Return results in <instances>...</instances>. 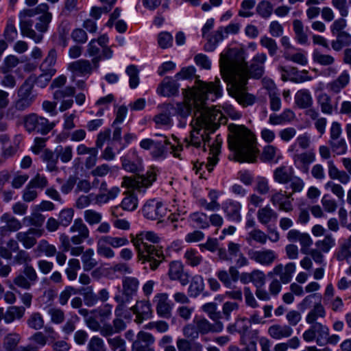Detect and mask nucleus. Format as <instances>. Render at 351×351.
<instances>
[{"label": "nucleus", "mask_w": 351, "mask_h": 351, "mask_svg": "<svg viewBox=\"0 0 351 351\" xmlns=\"http://www.w3.org/2000/svg\"><path fill=\"white\" fill-rule=\"evenodd\" d=\"M293 329L288 325L273 324L268 328L269 335L274 339H282L290 337L293 334Z\"/></svg>", "instance_id": "c85d7f7f"}, {"label": "nucleus", "mask_w": 351, "mask_h": 351, "mask_svg": "<svg viewBox=\"0 0 351 351\" xmlns=\"http://www.w3.org/2000/svg\"><path fill=\"white\" fill-rule=\"evenodd\" d=\"M160 241V238L152 231H144L132 237L131 242L137 252L138 260L142 263H149L152 270L156 269L164 258Z\"/></svg>", "instance_id": "7ed1b4c3"}, {"label": "nucleus", "mask_w": 351, "mask_h": 351, "mask_svg": "<svg viewBox=\"0 0 351 351\" xmlns=\"http://www.w3.org/2000/svg\"><path fill=\"white\" fill-rule=\"evenodd\" d=\"M52 14L51 13L43 14L38 18V21L35 25L36 35H40V39L39 41H34L36 43H40L43 39V34L48 29L49 24L51 21Z\"/></svg>", "instance_id": "e433bc0d"}, {"label": "nucleus", "mask_w": 351, "mask_h": 351, "mask_svg": "<svg viewBox=\"0 0 351 351\" xmlns=\"http://www.w3.org/2000/svg\"><path fill=\"white\" fill-rule=\"evenodd\" d=\"M326 316V311L323 305L321 304L320 300L316 303L313 308L308 312L306 317V322L309 324L318 323L317 322L319 318H324Z\"/></svg>", "instance_id": "4c0bfd02"}, {"label": "nucleus", "mask_w": 351, "mask_h": 351, "mask_svg": "<svg viewBox=\"0 0 351 351\" xmlns=\"http://www.w3.org/2000/svg\"><path fill=\"white\" fill-rule=\"evenodd\" d=\"M121 160L122 167L129 172L138 173L142 170V159L138 157L135 149L130 150Z\"/></svg>", "instance_id": "aec40b11"}, {"label": "nucleus", "mask_w": 351, "mask_h": 351, "mask_svg": "<svg viewBox=\"0 0 351 351\" xmlns=\"http://www.w3.org/2000/svg\"><path fill=\"white\" fill-rule=\"evenodd\" d=\"M45 232L43 228H29L26 231L18 232L16 239L22 244L25 249L29 250L37 244L36 237H40Z\"/></svg>", "instance_id": "4468645a"}, {"label": "nucleus", "mask_w": 351, "mask_h": 351, "mask_svg": "<svg viewBox=\"0 0 351 351\" xmlns=\"http://www.w3.org/2000/svg\"><path fill=\"white\" fill-rule=\"evenodd\" d=\"M55 152L57 154L58 159L60 158L63 163H67L72 160L73 148L71 145L65 147L58 146Z\"/></svg>", "instance_id": "680f3d73"}, {"label": "nucleus", "mask_w": 351, "mask_h": 351, "mask_svg": "<svg viewBox=\"0 0 351 351\" xmlns=\"http://www.w3.org/2000/svg\"><path fill=\"white\" fill-rule=\"evenodd\" d=\"M25 309L23 306H10L5 311V323L11 324L15 319H20L25 315Z\"/></svg>", "instance_id": "c03bdc74"}, {"label": "nucleus", "mask_w": 351, "mask_h": 351, "mask_svg": "<svg viewBox=\"0 0 351 351\" xmlns=\"http://www.w3.org/2000/svg\"><path fill=\"white\" fill-rule=\"evenodd\" d=\"M293 28L296 40L302 45L307 43L308 36L304 30L302 22L299 19H295L293 21Z\"/></svg>", "instance_id": "6e6d98bb"}, {"label": "nucleus", "mask_w": 351, "mask_h": 351, "mask_svg": "<svg viewBox=\"0 0 351 351\" xmlns=\"http://www.w3.org/2000/svg\"><path fill=\"white\" fill-rule=\"evenodd\" d=\"M350 81V73L347 70H344L335 80L327 84V88L330 92L338 94L349 84Z\"/></svg>", "instance_id": "bb28decb"}, {"label": "nucleus", "mask_w": 351, "mask_h": 351, "mask_svg": "<svg viewBox=\"0 0 351 351\" xmlns=\"http://www.w3.org/2000/svg\"><path fill=\"white\" fill-rule=\"evenodd\" d=\"M247 255L252 261L263 266L271 265L278 258V255L275 251L265 248L260 250L250 249Z\"/></svg>", "instance_id": "2eb2a0df"}, {"label": "nucleus", "mask_w": 351, "mask_h": 351, "mask_svg": "<svg viewBox=\"0 0 351 351\" xmlns=\"http://www.w3.org/2000/svg\"><path fill=\"white\" fill-rule=\"evenodd\" d=\"M295 271V264L294 263H289L285 265L278 264L276 265L273 270L269 273V276L276 275L279 276L280 280L283 284H288L291 282L293 274Z\"/></svg>", "instance_id": "412c9836"}, {"label": "nucleus", "mask_w": 351, "mask_h": 351, "mask_svg": "<svg viewBox=\"0 0 351 351\" xmlns=\"http://www.w3.org/2000/svg\"><path fill=\"white\" fill-rule=\"evenodd\" d=\"M56 247L49 243L46 239H41L37 243L34 252L37 256L44 254L47 257L54 256L56 254Z\"/></svg>", "instance_id": "7c9ffc66"}, {"label": "nucleus", "mask_w": 351, "mask_h": 351, "mask_svg": "<svg viewBox=\"0 0 351 351\" xmlns=\"http://www.w3.org/2000/svg\"><path fill=\"white\" fill-rule=\"evenodd\" d=\"M266 60L265 53H257L248 66L243 53L235 49H229L221 54V74L225 81L230 82L227 88L228 95L243 107L252 106L256 101V96L246 91L245 85L249 77L255 79L262 77Z\"/></svg>", "instance_id": "f03ea898"}, {"label": "nucleus", "mask_w": 351, "mask_h": 351, "mask_svg": "<svg viewBox=\"0 0 351 351\" xmlns=\"http://www.w3.org/2000/svg\"><path fill=\"white\" fill-rule=\"evenodd\" d=\"M131 311L136 315L135 322L141 324L144 320L152 317L151 304L148 301H137L136 304L131 307Z\"/></svg>", "instance_id": "4be33fe9"}, {"label": "nucleus", "mask_w": 351, "mask_h": 351, "mask_svg": "<svg viewBox=\"0 0 351 351\" xmlns=\"http://www.w3.org/2000/svg\"><path fill=\"white\" fill-rule=\"evenodd\" d=\"M57 52L54 49H51L48 52L47 57L45 58L43 62L40 66V70L41 72H51L53 71L56 74V69L54 66L56 62Z\"/></svg>", "instance_id": "79ce46f5"}, {"label": "nucleus", "mask_w": 351, "mask_h": 351, "mask_svg": "<svg viewBox=\"0 0 351 351\" xmlns=\"http://www.w3.org/2000/svg\"><path fill=\"white\" fill-rule=\"evenodd\" d=\"M257 218L261 224L267 225L271 221H275L278 218V214L267 205L258 209Z\"/></svg>", "instance_id": "f704fd0d"}, {"label": "nucleus", "mask_w": 351, "mask_h": 351, "mask_svg": "<svg viewBox=\"0 0 351 351\" xmlns=\"http://www.w3.org/2000/svg\"><path fill=\"white\" fill-rule=\"evenodd\" d=\"M229 128L232 134L229 136V147L235 152L237 160L254 162L258 153L254 135L243 125H231Z\"/></svg>", "instance_id": "20e7f679"}, {"label": "nucleus", "mask_w": 351, "mask_h": 351, "mask_svg": "<svg viewBox=\"0 0 351 351\" xmlns=\"http://www.w3.org/2000/svg\"><path fill=\"white\" fill-rule=\"evenodd\" d=\"M120 193V189L117 186L108 189L104 193H97L95 196V203L97 204H106L109 201L115 199Z\"/></svg>", "instance_id": "de8ad7c7"}, {"label": "nucleus", "mask_w": 351, "mask_h": 351, "mask_svg": "<svg viewBox=\"0 0 351 351\" xmlns=\"http://www.w3.org/2000/svg\"><path fill=\"white\" fill-rule=\"evenodd\" d=\"M75 88L73 86H66L62 88L56 89L53 93V98L58 101L68 97H73L75 95Z\"/></svg>", "instance_id": "0e129e2a"}, {"label": "nucleus", "mask_w": 351, "mask_h": 351, "mask_svg": "<svg viewBox=\"0 0 351 351\" xmlns=\"http://www.w3.org/2000/svg\"><path fill=\"white\" fill-rule=\"evenodd\" d=\"M313 328L315 330L317 339L316 343L318 346H324V341L327 339L328 335H329V328L327 326L321 323L313 324Z\"/></svg>", "instance_id": "864d4df0"}, {"label": "nucleus", "mask_w": 351, "mask_h": 351, "mask_svg": "<svg viewBox=\"0 0 351 351\" xmlns=\"http://www.w3.org/2000/svg\"><path fill=\"white\" fill-rule=\"evenodd\" d=\"M124 195L125 196L121 203V207L123 210L126 211H133L136 210L138 204V199L136 195L131 192L125 193Z\"/></svg>", "instance_id": "8fccbe9b"}, {"label": "nucleus", "mask_w": 351, "mask_h": 351, "mask_svg": "<svg viewBox=\"0 0 351 351\" xmlns=\"http://www.w3.org/2000/svg\"><path fill=\"white\" fill-rule=\"evenodd\" d=\"M68 69L74 74L86 75L92 73L93 67L88 60L81 59L69 64Z\"/></svg>", "instance_id": "c756f323"}, {"label": "nucleus", "mask_w": 351, "mask_h": 351, "mask_svg": "<svg viewBox=\"0 0 351 351\" xmlns=\"http://www.w3.org/2000/svg\"><path fill=\"white\" fill-rule=\"evenodd\" d=\"M335 245V239L331 234H326L322 240L315 242L316 247L324 253H328Z\"/></svg>", "instance_id": "bf43d9fd"}, {"label": "nucleus", "mask_w": 351, "mask_h": 351, "mask_svg": "<svg viewBox=\"0 0 351 351\" xmlns=\"http://www.w3.org/2000/svg\"><path fill=\"white\" fill-rule=\"evenodd\" d=\"M45 221V217L37 212H32L29 215L25 216L23 219V222L28 226L35 228H41Z\"/></svg>", "instance_id": "a18cd8bd"}, {"label": "nucleus", "mask_w": 351, "mask_h": 351, "mask_svg": "<svg viewBox=\"0 0 351 351\" xmlns=\"http://www.w3.org/2000/svg\"><path fill=\"white\" fill-rule=\"evenodd\" d=\"M154 302L156 304L157 313L162 317H169L173 304L168 300L166 293H158L155 295Z\"/></svg>", "instance_id": "393cba45"}, {"label": "nucleus", "mask_w": 351, "mask_h": 351, "mask_svg": "<svg viewBox=\"0 0 351 351\" xmlns=\"http://www.w3.org/2000/svg\"><path fill=\"white\" fill-rule=\"evenodd\" d=\"M155 341L154 337L145 331H140L136 335V339L132 343V351H154L152 346Z\"/></svg>", "instance_id": "6ab92c4d"}, {"label": "nucleus", "mask_w": 351, "mask_h": 351, "mask_svg": "<svg viewBox=\"0 0 351 351\" xmlns=\"http://www.w3.org/2000/svg\"><path fill=\"white\" fill-rule=\"evenodd\" d=\"M3 36L8 42H13L17 38L18 30L15 25V19L14 17L8 19L3 32Z\"/></svg>", "instance_id": "603ef678"}, {"label": "nucleus", "mask_w": 351, "mask_h": 351, "mask_svg": "<svg viewBox=\"0 0 351 351\" xmlns=\"http://www.w3.org/2000/svg\"><path fill=\"white\" fill-rule=\"evenodd\" d=\"M258 337V330H248L245 333L243 341H240L241 345L245 347L242 349H237L238 351H257L256 350V340Z\"/></svg>", "instance_id": "473e14b6"}, {"label": "nucleus", "mask_w": 351, "mask_h": 351, "mask_svg": "<svg viewBox=\"0 0 351 351\" xmlns=\"http://www.w3.org/2000/svg\"><path fill=\"white\" fill-rule=\"evenodd\" d=\"M204 287L203 278L201 276H195L191 280L189 287V293L192 297H196L204 290Z\"/></svg>", "instance_id": "13d9d810"}, {"label": "nucleus", "mask_w": 351, "mask_h": 351, "mask_svg": "<svg viewBox=\"0 0 351 351\" xmlns=\"http://www.w3.org/2000/svg\"><path fill=\"white\" fill-rule=\"evenodd\" d=\"M351 45V35L346 32H341L337 34V38L331 43L332 48L339 51L344 47Z\"/></svg>", "instance_id": "09e8293b"}, {"label": "nucleus", "mask_w": 351, "mask_h": 351, "mask_svg": "<svg viewBox=\"0 0 351 351\" xmlns=\"http://www.w3.org/2000/svg\"><path fill=\"white\" fill-rule=\"evenodd\" d=\"M214 323H210L206 318H199L195 321V326L198 332L202 335H206L210 332L218 333L221 332L224 328L223 324L221 321H213Z\"/></svg>", "instance_id": "b1692460"}, {"label": "nucleus", "mask_w": 351, "mask_h": 351, "mask_svg": "<svg viewBox=\"0 0 351 351\" xmlns=\"http://www.w3.org/2000/svg\"><path fill=\"white\" fill-rule=\"evenodd\" d=\"M351 257V236L346 239L341 245L337 253L338 261H343Z\"/></svg>", "instance_id": "e2e57ef3"}, {"label": "nucleus", "mask_w": 351, "mask_h": 351, "mask_svg": "<svg viewBox=\"0 0 351 351\" xmlns=\"http://www.w3.org/2000/svg\"><path fill=\"white\" fill-rule=\"evenodd\" d=\"M139 284L138 279L135 277L126 276L123 278L122 293L116 294L114 297V301L117 303L114 311L116 316L122 315L126 304L129 303L136 294Z\"/></svg>", "instance_id": "423d86ee"}, {"label": "nucleus", "mask_w": 351, "mask_h": 351, "mask_svg": "<svg viewBox=\"0 0 351 351\" xmlns=\"http://www.w3.org/2000/svg\"><path fill=\"white\" fill-rule=\"evenodd\" d=\"M282 157V154L276 147L269 145L263 148L261 159L263 162H274L277 163Z\"/></svg>", "instance_id": "c9c22d12"}, {"label": "nucleus", "mask_w": 351, "mask_h": 351, "mask_svg": "<svg viewBox=\"0 0 351 351\" xmlns=\"http://www.w3.org/2000/svg\"><path fill=\"white\" fill-rule=\"evenodd\" d=\"M47 313L50 317V321L53 324H62L64 319L65 315L62 309L56 306H50L47 308Z\"/></svg>", "instance_id": "052dcab7"}, {"label": "nucleus", "mask_w": 351, "mask_h": 351, "mask_svg": "<svg viewBox=\"0 0 351 351\" xmlns=\"http://www.w3.org/2000/svg\"><path fill=\"white\" fill-rule=\"evenodd\" d=\"M292 176V169L289 170L285 166L279 167L274 171V180L279 184H288Z\"/></svg>", "instance_id": "49530a36"}, {"label": "nucleus", "mask_w": 351, "mask_h": 351, "mask_svg": "<svg viewBox=\"0 0 351 351\" xmlns=\"http://www.w3.org/2000/svg\"><path fill=\"white\" fill-rule=\"evenodd\" d=\"M157 108L160 110V112L154 116L153 121L158 126L171 127L173 125L172 117L173 116L175 108L172 104H160Z\"/></svg>", "instance_id": "dca6fc26"}, {"label": "nucleus", "mask_w": 351, "mask_h": 351, "mask_svg": "<svg viewBox=\"0 0 351 351\" xmlns=\"http://www.w3.org/2000/svg\"><path fill=\"white\" fill-rule=\"evenodd\" d=\"M0 221L3 224L0 226V236L4 237L12 232H16L23 227L21 221L8 213H3L0 217Z\"/></svg>", "instance_id": "f3484780"}, {"label": "nucleus", "mask_w": 351, "mask_h": 351, "mask_svg": "<svg viewBox=\"0 0 351 351\" xmlns=\"http://www.w3.org/2000/svg\"><path fill=\"white\" fill-rule=\"evenodd\" d=\"M269 201L274 206L278 207L279 210L289 213L293 209L291 194L285 191H274L270 195Z\"/></svg>", "instance_id": "ddd939ff"}, {"label": "nucleus", "mask_w": 351, "mask_h": 351, "mask_svg": "<svg viewBox=\"0 0 351 351\" xmlns=\"http://www.w3.org/2000/svg\"><path fill=\"white\" fill-rule=\"evenodd\" d=\"M313 59L315 62L322 66H331L335 61L333 56L322 53L317 50L313 51Z\"/></svg>", "instance_id": "338daca9"}, {"label": "nucleus", "mask_w": 351, "mask_h": 351, "mask_svg": "<svg viewBox=\"0 0 351 351\" xmlns=\"http://www.w3.org/2000/svg\"><path fill=\"white\" fill-rule=\"evenodd\" d=\"M201 309L206 313L208 317L213 321H221L222 318L221 313L217 311V304L211 302L204 304L202 306Z\"/></svg>", "instance_id": "4d7b16f0"}, {"label": "nucleus", "mask_w": 351, "mask_h": 351, "mask_svg": "<svg viewBox=\"0 0 351 351\" xmlns=\"http://www.w3.org/2000/svg\"><path fill=\"white\" fill-rule=\"evenodd\" d=\"M213 84L215 85V84H219V86L221 88V86L220 84L221 81L218 77H216L214 82H209V83H206V82H204L200 80H197L196 81V88H197L196 92H193L192 90H189V91H184L185 92V97L189 101H186L185 104H177V114H180L182 117H186V116L189 115L191 112L192 104H193L195 106V108L196 110H197L196 105L195 104V100L196 98H197L199 97H200V95H201L200 84ZM196 112H197V110H195V113Z\"/></svg>", "instance_id": "9b49d317"}, {"label": "nucleus", "mask_w": 351, "mask_h": 351, "mask_svg": "<svg viewBox=\"0 0 351 351\" xmlns=\"http://www.w3.org/2000/svg\"><path fill=\"white\" fill-rule=\"evenodd\" d=\"M156 180V174L153 171H147L146 176H125L123 178L122 186L144 192Z\"/></svg>", "instance_id": "f8f14e48"}, {"label": "nucleus", "mask_w": 351, "mask_h": 351, "mask_svg": "<svg viewBox=\"0 0 351 351\" xmlns=\"http://www.w3.org/2000/svg\"><path fill=\"white\" fill-rule=\"evenodd\" d=\"M316 101L324 114L332 115L337 110V105H333L331 97L326 93L319 94L316 97Z\"/></svg>", "instance_id": "cd10ccee"}, {"label": "nucleus", "mask_w": 351, "mask_h": 351, "mask_svg": "<svg viewBox=\"0 0 351 351\" xmlns=\"http://www.w3.org/2000/svg\"><path fill=\"white\" fill-rule=\"evenodd\" d=\"M313 97L307 89H301L295 95V103L300 108L306 109L313 105Z\"/></svg>", "instance_id": "72a5a7b5"}, {"label": "nucleus", "mask_w": 351, "mask_h": 351, "mask_svg": "<svg viewBox=\"0 0 351 351\" xmlns=\"http://www.w3.org/2000/svg\"><path fill=\"white\" fill-rule=\"evenodd\" d=\"M200 97L195 100L197 112L195 113L194 119L192 121L193 130L191 132L190 143L194 147H199L204 143V151L206 149L205 145L208 144L210 147V156L206 163H202L201 167L204 166L209 171H212L213 167L217 163L220 150V143L210 145L209 134L213 133L221 123L226 121V118L223 113L215 108H210L206 103L207 100L214 101L222 95V88L219 84H200Z\"/></svg>", "instance_id": "f257e3e1"}, {"label": "nucleus", "mask_w": 351, "mask_h": 351, "mask_svg": "<svg viewBox=\"0 0 351 351\" xmlns=\"http://www.w3.org/2000/svg\"><path fill=\"white\" fill-rule=\"evenodd\" d=\"M328 143L335 154L341 156L347 153L348 145L344 138L329 139Z\"/></svg>", "instance_id": "37998d69"}, {"label": "nucleus", "mask_w": 351, "mask_h": 351, "mask_svg": "<svg viewBox=\"0 0 351 351\" xmlns=\"http://www.w3.org/2000/svg\"><path fill=\"white\" fill-rule=\"evenodd\" d=\"M225 38H226V36L223 32V27H221L210 37L208 38V42L204 46L205 50L208 51H213L216 45Z\"/></svg>", "instance_id": "3c124183"}, {"label": "nucleus", "mask_w": 351, "mask_h": 351, "mask_svg": "<svg viewBox=\"0 0 351 351\" xmlns=\"http://www.w3.org/2000/svg\"><path fill=\"white\" fill-rule=\"evenodd\" d=\"M80 269V263L78 259L71 258L68 262V267L65 270L66 276L69 280H74L77 278V271Z\"/></svg>", "instance_id": "69168bd1"}, {"label": "nucleus", "mask_w": 351, "mask_h": 351, "mask_svg": "<svg viewBox=\"0 0 351 351\" xmlns=\"http://www.w3.org/2000/svg\"><path fill=\"white\" fill-rule=\"evenodd\" d=\"M97 253L99 256L109 259L115 256L114 251L110 247L104 236L99 237L97 241Z\"/></svg>", "instance_id": "ea45409f"}, {"label": "nucleus", "mask_w": 351, "mask_h": 351, "mask_svg": "<svg viewBox=\"0 0 351 351\" xmlns=\"http://www.w3.org/2000/svg\"><path fill=\"white\" fill-rule=\"evenodd\" d=\"M168 213L170 214L168 215L166 219L160 220L158 223H165L168 225L171 223H173L176 221V215L171 210H168L165 207L162 203L156 199H149L146 202L143 208V214L148 219L157 220L160 218L165 217Z\"/></svg>", "instance_id": "0eeeda50"}, {"label": "nucleus", "mask_w": 351, "mask_h": 351, "mask_svg": "<svg viewBox=\"0 0 351 351\" xmlns=\"http://www.w3.org/2000/svg\"><path fill=\"white\" fill-rule=\"evenodd\" d=\"M315 160V154L313 151L295 154L293 161L295 167L302 173L308 171L309 165Z\"/></svg>", "instance_id": "5701e85b"}, {"label": "nucleus", "mask_w": 351, "mask_h": 351, "mask_svg": "<svg viewBox=\"0 0 351 351\" xmlns=\"http://www.w3.org/2000/svg\"><path fill=\"white\" fill-rule=\"evenodd\" d=\"M34 80L28 77L17 90V98L6 112V118L10 120L14 119L19 115V112H23L31 107L36 98L33 92Z\"/></svg>", "instance_id": "39448f33"}, {"label": "nucleus", "mask_w": 351, "mask_h": 351, "mask_svg": "<svg viewBox=\"0 0 351 351\" xmlns=\"http://www.w3.org/2000/svg\"><path fill=\"white\" fill-rule=\"evenodd\" d=\"M71 233H77L71 237V241L73 245H80L90 236V231L86 223L81 218H77L69 228Z\"/></svg>", "instance_id": "a211bd4d"}, {"label": "nucleus", "mask_w": 351, "mask_h": 351, "mask_svg": "<svg viewBox=\"0 0 351 351\" xmlns=\"http://www.w3.org/2000/svg\"><path fill=\"white\" fill-rule=\"evenodd\" d=\"M40 158L46 164L47 170L53 172L58 171V156L56 152L45 149L40 155Z\"/></svg>", "instance_id": "2f4dec72"}, {"label": "nucleus", "mask_w": 351, "mask_h": 351, "mask_svg": "<svg viewBox=\"0 0 351 351\" xmlns=\"http://www.w3.org/2000/svg\"><path fill=\"white\" fill-rule=\"evenodd\" d=\"M21 340V336L12 332L6 334L3 339V347L6 351H14Z\"/></svg>", "instance_id": "a19ab883"}, {"label": "nucleus", "mask_w": 351, "mask_h": 351, "mask_svg": "<svg viewBox=\"0 0 351 351\" xmlns=\"http://www.w3.org/2000/svg\"><path fill=\"white\" fill-rule=\"evenodd\" d=\"M36 14L37 12L34 8H25L21 10L19 13V27L21 35L34 41H39L41 37L40 35H36V31L33 29L34 21L32 18Z\"/></svg>", "instance_id": "1a4fd4ad"}, {"label": "nucleus", "mask_w": 351, "mask_h": 351, "mask_svg": "<svg viewBox=\"0 0 351 351\" xmlns=\"http://www.w3.org/2000/svg\"><path fill=\"white\" fill-rule=\"evenodd\" d=\"M38 280V276L34 267L32 265H25L23 271L16 275L10 288L14 291V285L24 290H29Z\"/></svg>", "instance_id": "9d476101"}, {"label": "nucleus", "mask_w": 351, "mask_h": 351, "mask_svg": "<svg viewBox=\"0 0 351 351\" xmlns=\"http://www.w3.org/2000/svg\"><path fill=\"white\" fill-rule=\"evenodd\" d=\"M157 93L164 97H171L176 94V83L173 79L165 77L157 88Z\"/></svg>", "instance_id": "58836bf2"}, {"label": "nucleus", "mask_w": 351, "mask_h": 351, "mask_svg": "<svg viewBox=\"0 0 351 351\" xmlns=\"http://www.w3.org/2000/svg\"><path fill=\"white\" fill-rule=\"evenodd\" d=\"M241 204L234 200H227L223 204V210L226 217L234 222H240L241 221Z\"/></svg>", "instance_id": "a878e982"}, {"label": "nucleus", "mask_w": 351, "mask_h": 351, "mask_svg": "<svg viewBox=\"0 0 351 351\" xmlns=\"http://www.w3.org/2000/svg\"><path fill=\"white\" fill-rule=\"evenodd\" d=\"M94 250L91 248L87 249L82 255V262L84 271H90L97 265V262L94 258Z\"/></svg>", "instance_id": "5fc2aeb1"}, {"label": "nucleus", "mask_w": 351, "mask_h": 351, "mask_svg": "<svg viewBox=\"0 0 351 351\" xmlns=\"http://www.w3.org/2000/svg\"><path fill=\"white\" fill-rule=\"evenodd\" d=\"M27 326L36 330L43 328L44 319L42 315L38 312L32 313L27 320Z\"/></svg>", "instance_id": "774afa93"}, {"label": "nucleus", "mask_w": 351, "mask_h": 351, "mask_svg": "<svg viewBox=\"0 0 351 351\" xmlns=\"http://www.w3.org/2000/svg\"><path fill=\"white\" fill-rule=\"evenodd\" d=\"M23 125L25 131L29 134H47L55 126L47 118L32 112L23 116Z\"/></svg>", "instance_id": "6e6552de"}]
</instances>
